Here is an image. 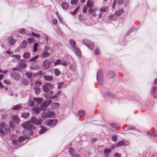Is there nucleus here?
I'll return each mask as SVG.
<instances>
[{
  "label": "nucleus",
  "mask_w": 157,
  "mask_h": 157,
  "mask_svg": "<svg viewBox=\"0 0 157 157\" xmlns=\"http://www.w3.org/2000/svg\"><path fill=\"white\" fill-rule=\"evenodd\" d=\"M23 127L26 129L25 130H23L22 133L24 135H32L33 132L31 129H35V126L33 124L26 123L23 124Z\"/></svg>",
  "instance_id": "f257e3e1"
},
{
  "label": "nucleus",
  "mask_w": 157,
  "mask_h": 157,
  "mask_svg": "<svg viewBox=\"0 0 157 157\" xmlns=\"http://www.w3.org/2000/svg\"><path fill=\"white\" fill-rule=\"evenodd\" d=\"M97 79L99 85H101L104 82V77L102 71L99 70L97 74Z\"/></svg>",
  "instance_id": "f03ea898"
},
{
  "label": "nucleus",
  "mask_w": 157,
  "mask_h": 157,
  "mask_svg": "<svg viewBox=\"0 0 157 157\" xmlns=\"http://www.w3.org/2000/svg\"><path fill=\"white\" fill-rule=\"evenodd\" d=\"M0 135H3L5 132L2 128H3L7 132H10V129L8 128V125L4 123H2L0 124Z\"/></svg>",
  "instance_id": "7ed1b4c3"
},
{
  "label": "nucleus",
  "mask_w": 157,
  "mask_h": 157,
  "mask_svg": "<svg viewBox=\"0 0 157 157\" xmlns=\"http://www.w3.org/2000/svg\"><path fill=\"white\" fill-rule=\"evenodd\" d=\"M51 64V62L48 59H45L43 61L41 64V67L44 70H47L50 67Z\"/></svg>",
  "instance_id": "20e7f679"
},
{
  "label": "nucleus",
  "mask_w": 157,
  "mask_h": 157,
  "mask_svg": "<svg viewBox=\"0 0 157 157\" xmlns=\"http://www.w3.org/2000/svg\"><path fill=\"white\" fill-rule=\"evenodd\" d=\"M83 43L87 46L90 50H93L94 49V43L90 41L87 39H84L82 40Z\"/></svg>",
  "instance_id": "39448f33"
},
{
  "label": "nucleus",
  "mask_w": 157,
  "mask_h": 157,
  "mask_svg": "<svg viewBox=\"0 0 157 157\" xmlns=\"http://www.w3.org/2000/svg\"><path fill=\"white\" fill-rule=\"evenodd\" d=\"M30 121L31 122L39 125L42 123L43 120L41 119H38L35 117H32Z\"/></svg>",
  "instance_id": "423d86ee"
},
{
  "label": "nucleus",
  "mask_w": 157,
  "mask_h": 157,
  "mask_svg": "<svg viewBox=\"0 0 157 157\" xmlns=\"http://www.w3.org/2000/svg\"><path fill=\"white\" fill-rule=\"evenodd\" d=\"M57 120L56 119L49 120L47 122V125L51 127H54L57 124Z\"/></svg>",
  "instance_id": "0eeeda50"
},
{
  "label": "nucleus",
  "mask_w": 157,
  "mask_h": 157,
  "mask_svg": "<svg viewBox=\"0 0 157 157\" xmlns=\"http://www.w3.org/2000/svg\"><path fill=\"white\" fill-rule=\"evenodd\" d=\"M10 76L12 78L16 80H19L21 78L19 74L17 73H12L10 74Z\"/></svg>",
  "instance_id": "6e6552de"
},
{
  "label": "nucleus",
  "mask_w": 157,
  "mask_h": 157,
  "mask_svg": "<svg viewBox=\"0 0 157 157\" xmlns=\"http://www.w3.org/2000/svg\"><path fill=\"white\" fill-rule=\"evenodd\" d=\"M45 116L47 118H50L51 117H55V113L53 111H48L46 113Z\"/></svg>",
  "instance_id": "1a4fd4ad"
},
{
  "label": "nucleus",
  "mask_w": 157,
  "mask_h": 157,
  "mask_svg": "<svg viewBox=\"0 0 157 157\" xmlns=\"http://www.w3.org/2000/svg\"><path fill=\"white\" fill-rule=\"evenodd\" d=\"M146 133L150 137H157V132L154 133L152 130L147 131Z\"/></svg>",
  "instance_id": "9d476101"
},
{
  "label": "nucleus",
  "mask_w": 157,
  "mask_h": 157,
  "mask_svg": "<svg viewBox=\"0 0 157 157\" xmlns=\"http://www.w3.org/2000/svg\"><path fill=\"white\" fill-rule=\"evenodd\" d=\"M8 41L11 45H13L16 42V39L13 38L12 37H10L8 38Z\"/></svg>",
  "instance_id": "9b49d317"
},
{
  "label": "nucleus",
  "mask_w": 157,
  "mask_h": 157,
  "mask_svg": "<svg viewBox=\"0 0 157 157\" xmlns=\"http://www.w3.org/2000/svg\"><path fill=\"white\" fill-rule=\"evenodd\" d=\"M73 49L76 55L78 57H80L81 55V53L80 49L77 47H74Z\"/></svg>",
  "instance_id": "f8f14e48"
},
{
  "label": "nucleus",
  "mask_w": 157,
  "mask_h": 157,
  "mask_svg": "<svg viewBox=\"0 0 157 157\" xmlns=\"http://www.w3.org/2000/svg\"><path fill=\"white\" fill-rule=\"evenodd\" d=\"M43 78L44 80L48 81H52L53 80V77L50 75H44Z\"/></svg>",
  "instance_id": "ddd939ff"
},
{
  "label": "nucleus",
  "mask_w": 157,
  "mask_h": 157,
  "mask_svg": "<svg viewBox=\"0 0 157 157\" xmlns=\"http://www.w3.org/2000/svg\"><path fill=\"white\" fill-rule=\"evenodd\" d=\"M44 96L46 98L49 99H53L54 98H56L57 97V96L56 94L55 95L53 96H52V95H48V94H45Z\"/></svg>",
  "instance_id": "4468645a"
},
{
  "label": "nucleus",
  "mask_w": 157,
  "mask_h": 157,
  "mask_svg": "<svg viewBox=\"0 0 157 157\" xmlns=\"http://www.w3.org/2000/svg\"><path fill=\"white\" fill-rule=\"evenodd\" d=\"M50 54L49 53L45 51L43 52L40 55V57L43 58H45L49 56Z\"/></svg>",
  "instance_id": "2eb2a0df"
},
{
  "label": "nucleus",
  "mask_w": 157,
  "mask_h": 157,
  "mask_svg": "<svg viewBox=\"0 0 157 157\" xmlns=\"http://www.w3.org/2000/svg\"><path fill=\"white\" fill-rule=\"evenodd\" d=\"M52 102V100L47 101L43 102L42 104V106L46 107L49 105Z\"/></svg>",
  "instance_id": "dca6fc26"
},
{
  "label": "nucleus",
  "mask_w": 157,
  "mask_h": 157,
  "mask_svg": "<svg viewBox=\"0 0 157 157\" xmlns=\"http://www.w3.org/2000/svg\"><path fill=\"white\" fill-rule=\"evenodd\" d=\"M59 106L60 105L58 102H55L53 103L51 105V108L53 109L58 108Z\"/></svg>",
  "instance_id": "f3484780"
},
{
  "label": "nucleus",
  "mask_w": 157,
  "mask_h": 157,
  "mask_svg": "<svg viewBox=\"0 0 157 157\" xmlns=\"http://www.w3.org/2000/svg\"><path fill=\"white\" fill-rule=\"evenodd\" d=\"M31 57L30 53L28 52H25L23 54V57L25 59H28L29 58Z\"/></svg>",
  "instance_id": "a211bd4d"
},
{
  "label": "nucleus",
  "mask_w": 157,
  "mask_h": 157,
  "mask_svg": "<svg viewBox=\"0 0 157 157\" xmlns=\"http://www.w3.org/2000/svg\"><path fill=\"white\" fill-rule=\"evenodd\" d=\"M18 67L24 69L27 66V64L24 62L20 63L18 64Z\"/></svg>",
  "instance_id": "6ab92c4d"
},
{
  "label": "nucleus",
  "mask_w": 157,
  "mask_h": 157,
  "mask_svg": "<svg viewBox=\"0 0 157 157\" xmlns=\"http://www.w3.org/2000/svg\"><path fill=\"white\" fill-rule=\"evenodd\" d=\"M27 41L26 40H23L21 43V45H20V47L21 48H25L26 47L27 44Z\"/></svg>",
  "instance_id": "aec40b11"
},
{
  "label": "nucleus",
  "mask_w": 157,
  "mask_h": 157,
  "mask_svg": "<svg viewBox=\"0 0 157 157\" xmlns=\"http://www.w3.org/2000/svg\"><path fill=\"white\" fill-rule=\"evenodd\" d=\"M94 5V3L90 0H88L87 2V7L91 8Z\"/></svg>",
  "instance_id": "412c9836"
},
{
  "label": "nucleus",
  "mask_w": 157,
  "mask_h": 157,
  "mask_svg": "<svg viewBox=\"0 0 157 157\" xmlns=\"http://www.w3.org/2000/svg\"><path fill=\"white\" fill-rule=\"evenodd\" d=\"M85 113V112L84 110H81L78 111V115L80 117H82L84 115Z\"/></svg>",
  "instance_id": "4be33fe9"
},
{
  "label": "nucleus",
  "mask_w": 157,
  "mask_h": 157,
  "mask_svg": "<svg viewBox=\"0 0 157 157\" xmlns=\"http://www.w3.org/2000/svg\"><path fill=\"white\" fill-rule=\"evenodd\" d=\"M13 120L14 122L16 124H18L19 122L18 117L16 115H14L13 117Z\"/></svg>",
  "instance_id": "5701e85b"
},
{
  "label": "nucleus",
  "mask_w": 157,
  "mask_h": 157,
  "mask_svg": "<svg viewBox=\"0 0 157 157\" xmlns=\"http://www.w3.org/2000/svg\"><path fill=\"white\" fill-rule=\"evenodd\" d=\"M22 108V106L20 104H18L15 105L12 108V109L14 110H17Z\"/></svg>",
  "instance_id": "b1692460"
},
{
  "label": "nucleus",
  "mask_w": 157,
  "mask_h": 157,
  "mask_svg": "<svg viewBox=\"0 0 157 157\" xmlns=\"http://www.w3.org/2000/svg\"><path fill=\"white\" fill-rule=\"evenodd\" d=\"M34 90L35 91L36 94L38 95L40 93V89L37 86H34Z\"/></svg>",
  "instance_id": "393cba45"
},
{
  "label": "nucleus",
  "mask_w": 157,
  "mask_h": 157,
  "mask_svg": "<svg viewBox=\"0 0 157 157\" xmlns=\"http://www.w3.org/2000/svg\"><path fill=\"white\" fill-rule=\"evenodd\" d=\"M41 129L39 132V133L40 134H42L45 131L47 130L46 128L43 126H41Z\"/></svg>",
  "instance_id": "a878e982"
},
{
  "label": "nucleus",
  "mask_w": 157,
  "mask_h": 157,
  "mask_svg": "<svg viewBox=\"0 0 157 157\" xmlns=\"http://www.w3.org/2000/svg\"><path fill=\"white\" fill-rule=\"evenodd\" d=\"M69 42L73 48L76 47L75 46V42L73 39H70L69 40Z\"/></svg>",
  "instance_id": "bb28decb"
},
{
  "label": "nucleus",
  "mask_w": 157,
  "mask_h": 157,
  "mask_svg": "<svg viewBox=\"0 0 157 157\" xmlns=\"http://www.w3.org/2000/svg\"><path fill=\"white\" fill-rule=\"evenodd\" d=\"M30 113L29 112L22 113V117L25 118H28L29 115Z\"/></svg>",
  "instance_id": "cd10ccee"
},
{
  "label": "nucleus",
  "mask_w": 157,
  "mask_h": 157,
  "mask_svg": "<svg viewBox=\"0 0 157 157\" xmlns=\"http://www.w3.org/2000/svg\"><path fill=\"white\" fill-rule=\"evenodd\" d=\"M61 6L64 9H66L68 8V5L66 2H64L62 4Z\"/></svg>",
  "instance_id": "c85d7f7f"
},
{
  "label": "nucleus",
  "mask_w": 157,
  "mask_h": 157,
  "mask_svg": "<svg viewBox=\"0 0 157 157\" xmlns=\"http://www.w3.org/2000/svg\"><path fill=\"white\" fill-rule=\"evenodd\" d=\"M116 74L114 72H110L108 75V77L109 78H113L115 77Z\"/></svg>",
  "instance_id": "c756f323"
},
{
  "label": "nucleus",
  "mask_w": 157,
  "mask_h": 157,
  "mask_svg": "<svg viewBox=\"0 0 157 157\" xmlns=\"http://www.w3.org/2000/svg\"><path fill=\"white\" fill-rule=\"evenodd\" d=\"M21 82L23 84L27 86L29 85V82L26 79L22 78L21 79Z\"/></svg>",
  "instance_id": "7c9ffc66"
},
{
  "label": "nucleus",
  "mask_w": 157,
  "mask_h": 157,
  "mask_svg": "<svg viewBox=\"0 0 157 157\" xmlns=\"http://www.w3.org/2000/svg\"><path fill=\"white\" fill-rule=\"evenodd\" d=\"M125 143L124 142V141H121L118 143L117 144L116 147H118L124 146L125 145Z\"/></svg>",
  "instance_id": "2f4dec72"
},
{
  "label": "nucleus",
  "mask_w": 157,
  "mask_h": 157,
  "mask_svg": "<svg viewBox=\"0 0 157 157\" xmlns=\"http://www.w3.org/2000/svg\"><path fill=\"white\" fill-rule=\"evenodd\" d=\"M33 110L36 114H39L40 111V109L39 108L35 107L33 109Z\"/></svg>",
  "instance_id": "473e14b6"
},
{
  "label": "nucleus",
  "mask_w": 157,
  "mask_h": 157,
  "mask_svg": "<svg viewBox=\"0 0 157 157\" xmlns=\"http://www.w3.org/2000/svg\"><path fill=\"white\" fill-rule=\"evenodd\" d=\"M111 151L112 150L111 149L108 148H105L104 150V153L105 155H107V154L108 153H110Z\"/></svg>",
  "instance_id": "72a5a7b5"
},
{
  "label": "nucleus",
  "mask_w": 157,
  "mask_h": 157,
  "mask_svg": "<svg viewBox=\"0 0 157 157\" xmlns=\"http://www.w3.org/2000/svg\"><path fill=\"white\" fill-rule=\"evenodd\" d=\"M123 12V10L122 9L116 11L115 13V14L117 16L120 15Z\"/></svg>",
  "instance_id": "f704fd0d"
},
{
  "label": "nucleus",
  "mask_w": 157,
  "mask_h": 157,
  "mask_svg": "<svg viewBox=\"0 0 157 157\" xmlns=\"http://www.w3.org/2000/svg\"><path fill=\"white\" fill-rule=\"evenodd\" d=\"M54 73L56 76H58L60 74L59 70L57 68H56L54 70Z\"/></svg>",
  "instance_id": "c9c22d12"
},
{
  "label": "nucleus",
  "mask_w": 157,
  "mask_h": 157,
  "mask_svg": "<svg viewBox=\"0 0 157 157\" xmlns=\"http://www.w3.org/2000/svg\"><path fill=\"white\" fill-rule=\"evenodd\" d=\"M38 47L37 44L36 43H35L34 44L33 48V52H36L37 50V47Z\"/></svg>",
  "instance_id": "e433bc0d"
},
{
  "label": "nucleus",
  "mask_w": 157,
  "mask_h": 157,
  "mask_svg": "<svg viewBox=\"0 0 157 157\" xmlns=\"http://www.w3.org/2000/svg\"><path fill=\"white\" fill-rule=\"evenodd\" d=\"M25 74L27 76L28 78H30L33 76V74L32 73L29 72H26Z\"/></svg>",
  "instance_id": "4c0bfd02"
},
{
  "label": "nucleus",
  "mask_w": 157,
  "mask_h": 157,
  "mask_svg": "<svg viewBox=\"0 0 157 157\" xmlns=\"http://www.w3.org/2000/svg\"><path fill=\"white\" fill-rule=\"evenodd\" d=\"M42 88L43 91L44 92H47L49 90V88L45 84L42 86Z\"/></svg>",
  "instance_id": "58836bf2"
},
{
  "label": "nucleus",
  "mask_w": 157,
  "mask_h": 157,
  "mask_svg": "<svg viewBox=\"0 0 157 157\" xmlns=\"http://www.w3.org/2000/svg\"><path fill=\"white\" fill-rule=\"evenodd\" d=\"M34 100L37 103L39 104L41 102L43 101V99L42 98H34Z\"/></svg>",
  "instance_id": "ea45409f"
},
{
  "label": "nucleus",
  "mask_w": 157,
  "mask_h": 157,
  "mask_svg": "<svg viewBox=\"0 0 157 157\" xmlns=\"http://www.w3.org/2000/svg\"><path fill=\"white\" fill-rule=\"evenodd\" d=\"M69 69L72 71L74 72L76 69V67L75 66L71 65L69 67Z\"/></svg>",
  "instance_id": "a19ab883"
},
{
  "label": "nucleus",
  "mask_w": 157,
  "mask_h": 157,
  "mask_svg": "<svg viewBox=\"0 0 157 157\" xmlns=\"http://www.w3.org/2000/svg\"><path fill=\"white\" fill-rule=\"evenodd\" d=\"M111 138L112 140L114 142H115L117 141V136L116 135H113L111 136Z\"/></svg>",
  "instance_id": "79ce46f5"
},
{
  "label": "nucleus",
  "mask_w": 157,
  "mask_h": 157,
  "mask_svg": "<svg viewBox=\"0 0 157 157\" xmlns=\"http://www.w3.org/2000/svg\"><path fill=\"white\" fill-rule=\"evenodd\" d=\"M39 57V55H37L31 58L29 60V61L30 62H31L32 61H33L36 60Z\"/></svg>",
  "instance_id": "37998d69"
},
{
  "label": "nucleus",
  "mask_w": 157,
  "mask_h": 157,
  "mask_svg": "<svg viewBox=\"0 0 157 157\" xmlns=\"http://www.w3.org/2000/svg\"><path fill=\"white\" fill-rule=\"evenodd\" d=\"M135 30V29L134 28H132L127 32V35H128L130 33L134 32Z\"/></svg>",
  "instance_id": "c03bdc74"
},
{
  "label": "nucleus",
  "mask_w": 157,
  "mask_h": 157,
  "mask_svg": "<svg viewBox=\"0 0 157 157\" xmlns=\"http://www.w3.org/2000/svg\"><path fill=\"white\" fill-rule=\"evenodd\" d=\"M157 88V86H155L153 87L152 89L151 90V92L153 94H154L155 90Z\"/></svg>",
  "instance_id": "a18cd8bd"
},
{
  "label": "nucleus",
  "mask_w": 157,
  "mask_h": 157,
  "mask_svg": "<svg viewBox=\"0 0 157 157\" xmlns=\"http://www.w3.org/2000/svg\"><path fill=\"white\" fill-rule=\"evenodd\" d=\"M11 57L17 59H19L20 58V56L18 55H13L11 56Z\"/></svg>",
  "instance_id": "49530a36"
},
{
  "label": "nucleus",
  "mask_w": 157,
  "mask_h": 157,
  "mask_svg": "<svg viewBox=\"0 0 157 157\" xmlns=\"http://www.w3.org/2000/svg\"><path fill=\"white\" fill-rule=\"evenodd\" d=\"M79 7L78 6L73 11H72L71 12V13L72 14H74L79 9Z\"/></svg>",
  "instance_id": "de8ad7c7"
},
{
  "label": "nucleus",
  "mask_w": 157,
  "mask_h": 157,
  "mask_svg": "<svg viewBox=\"0 0 157 157\" xmlns=\"http://www.w3.org/2000/svg\"><path fill=\"white\" fill-rule=\"evenodd\" d=\"M19 33L22 34H25L26 33V31L25 29H21L19 31Z\"/></svg>",
  "instance_id": "09e8293b"
},
{
  "label": "nucleus",
  "mask_w": 157,
  "mask_h": 157,
  "mask_svg": "<svg viewBox=\"0 0 157 157\" xmlns=\"http://www.w3.org/2000/svg\"><path fill=\"white\" fill-rule=\"evenodd\" d=\"M34 101L32 100H30L29 101V102L28 105L29 106L32 107L33 105Z\"/></svg>",
  "instance_id": "8fccbe9b"
},
{
  "label": "nucleus",
  "mask_w": 157,
  "mask_h": 157,
  "mask_svg": "<svg viewBox=\"0 0 157 157\" xmlns=\"http://www.w3.org/2000/svg\"><path fill=\"white\" fill-rule=\"evenodd\" d=\"M79 0H71V4L75 5L77 4Z\"/></svg>",
  "instance_id": "3c124183"
},
{
  "label": "nucleus",
  "mask_w": 157,
  "mask_h": 157,
  "mask_svg": "<svg viewBox=\"0 0 157 157\" xmlns=\"http://www.w3.org/2000/svg\"><path fill=\"white\" fill-rule=\"evenodd\" d=\"M108 9V7H102L100 9V10L102 12H105Z\"/></svg>",
  "instance_id": "603ef678"
},
{
  "label": "nucleus",
  "mask_w": 157,
  "mask_h": 157,
  "mask_svg": "<svg viewBox=\"0 0 157 157\" xmlns=\"http://www.w3.org/2000/svg\"><path fill=\"white\" fill-rule=\"evenodd\" d=\"M61 62V60L59 59H57L56 60L54 63V65H56L60 64Z\"/></svg>",
  "instance_id": "864d4df0"
},
{
  "label": "nucleus",
  "mask_w": 157,
  "mask_h": 157,
  "mask_svg": "<svg viewBox=\"0 0 157 157\" xmlns=\"http://www.w3.org/2000/svg\"><path fill=\"white\" fill-rule=\"evenodd\" d=\"M60 64L64 66H66L67 65V63L65 60L62 61L61 62Z\"/></svg>",
  "instance_id": "5fc2aeb1"
},
{
  "label": "nucleus",
  "mask_w": 157,
  "mask_h": 157,
  "mask_svg": "<svg viewBox=\"0 0 157 157\" xmlns=\"http://www.w3.org/2000/svg\"><path fill=\"white\" fill-rule=\"evenodd\" d=\"M75 151L72 148L70 147L69 149V152L71 153V155H73L74 152Z\"/></svg>",
  "instance_id": "6e6d98bb"
},
{
  "label": "nucleus",
  "mask_w": 157,
  "mask_h": 157,
  "mask_svg": "<svg viewBox=\"0 0 157 157\" xmlns=\"http://www.w3.org/2000/svg\"><path fill=\"white\" fill-rule=\"evenodd\" d=\"M27 40L28 41V42L29 44H31L33 42L34 40V38L33 37H32L30 38H28L27 39Z\"/></svg>",
  "instance_id": "4d7b16f0"
},
{
  "label": "nucleus",
  "mask_w": 157,
  "mask_h": 157,
  "mask_svg": "<svg viewBox=\"0 0 157 157\" xmlns=\"http://www.w3.org/2000/svg\"><path fill=\"white\" fill-rule=\"evenodd\" d=\"M32 35L33 36H35V37H36V38H39L40 36L38 34H37L36 33H34L33 32H32Z\"/></svg>",
  "instance_id": "13d9d810"
},
{
  "label": "nucleus",
  "mask_w": 157,
  "mask_h": 157,
  "mask_svg": "<svg viewBox=\"0 0 157 157\" xmlns=\"http://www.w3.org/2000/svg\"><path fill=\"white\" fill-rule=\"evenodd\" d=\"M35 85L38 86H40L42 84V82L38 81H36L35 83Z\"/></svg>",
  "instance_id": "bf43d9fd"
},
{
  "label": "nucleus",
  "mask_w": 157,
  "mask_h": 157,
  "mask_svg": "<svg viewBox=\"0 0 157 157\" xmlns=\"http://www.w3.org/2000/svg\"><path fill=\"white\" fill-rule=\"evenodd\" d=\"M12 143L13 145H17L18 142V141L16 140H14L12 141Z\"/></svg>",
  "instance_id": "052dcab7"
},
{
  "label": "nucleus",
  "mask_w": 157,
  "mask_h": 157,
  "mask_svg": "<svg viewBox=\"0 0 157 157\" xmlns=\"http://www.w3.org/2000/svg\"><path fill=\"white\" fill-rule=\"evenodd\" d=\"M45 84L48 88H52L53 87L52 85L49 83H46Z\"/></svg>",
  "instance_id": "680f3d73"
},
{
  "label": "nucleus",
  "mask_w": 157,
  "mask_h": 157,
  "mask_svg": "<svg viewBox=\"0 0 157 157\" xmlns=\"http://www.w3.org/2000/svg\"><path fill=\"white\" fill-rule=\"evenodd\" d=\"M100 52V51L99 49L98 48H97L95 51V53L96 55H98L99 54Z\"/></svg>",
  "instance_id": "e2e57ef3"
},
{
  "label": "nucleus",
  "mask_w": 157,
  "mask_h": 157,
  "mask_svg": "<svg viewBox=\"0 0 157 157\" xmlns=\"http://www.w3.org/2000/svg\"><path fill=\"white\" fill-rule=\"evenodd\" d=\"M57 17L60 22L62 24H63V21L62 18L60 16H59V15H57Z\"/></svg>",
  "instance_id": "0e129e2a"
},
{
  "label": "nucleus",
  "mask_w": 157,
  "mask_h": 157,
  "mask_svg": "<svg viewBox=\"0 0 157 157\" xmlns=\"http://www.w3.org/2000/svg\"><path fill=\"white\" fill-rule=\"evenodd\" d=\"M25 139V137L24 136H21L19 137V141L20 142H21L23 140H24Z\"/></svg>",
  "instance_id": "69168bd1"
},
{
  "label": "nucleus",
  "mask_w": 157,
  "mask_h": 157,
  "mask_svg": "<svg viewBox=\"0 0 157 157\" xmlns=\"http://www.w3.org/2000/svg\"><path fill=\"white\" fill-rule=\"evenodd\" d=\"M117 125V124L115 123H111L110 124V126L111 127L114 128Z\"/></svg>",
  "instance_id": "338daca9"
},
{
  "label": "nucleus",
  "mask_w": 157,
  "mask_h": 157,
  "mask_svg": "<svg viewBox=\"0 0 157 157\" xmlns=\"http://www.w3.org/2000/svg\"><path fill=\"white\" fill-rule=\"evenodd\" d=\"M114 156L115 157H121L120 154L117 152L114 154Z\"/></svg>",
  "instance_id": "774afa93"
}]
</instances>
